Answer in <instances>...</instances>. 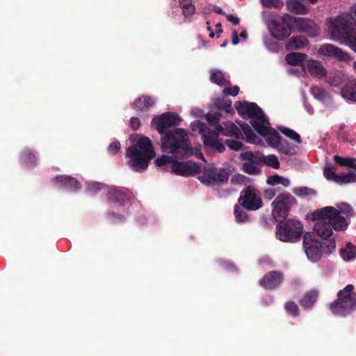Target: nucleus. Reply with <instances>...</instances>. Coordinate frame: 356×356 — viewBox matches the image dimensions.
I'll use <instances>...</instances> for the list:
<instances>
[{
  "mask_svg": "<svg viewBox=\"0 0 356 356\" xmlns=\"http://www.w3.org/2000/svg\"><path fill=\"white\" fill-rule=\"evenodd\" d=\"M278 129L286 137L289 138L290 139L294 140L295 142L298 143H300L302 142L301 138L300 135L296 132L294 130L285 127H278Z\"/></svg>",
  "mask_w": 356,
  "mask_h": 356,
  "instance_id": "nucleus-37",
  "label": "nucleus"
},
{
  "mask_svg": "<svg viewBox=\"0 0 356 356\" xmlns=\"http://www.w3.org/2000/svg\"><path fill=\"white\" fill-rule=\"evenodd\" d=\"M218 131L220 134L227 137H234L237 139H243V134L242 131L233 122H228L225 124V127L218 125Z\"/></svg>",
  "mask_w": 356,
  "mask_h": 356,
  "instance_id": "nucleus-22",
  "label": "nucleus"
},
{
  "mask_svg": "<svg viewBox=\"0 0 356 356\" xmlns=\"http://www.w3.org/2000/svg\"><path fill=\"white\" fill-rule=\"evenodd\" d=\"M106 186L102 183H92L89 185L88 190L92 193H97L100 191L103 190Z\"/></svg>",
  "mask_w": 356,
  "mask_h": 356,
  "instance_id": "nucleus-53",
  "label": "nucleus"
},
{
  "mask_svg": "<svg viewBox=\"0 0 356 356\" xmlns=\"http://www.w3.org/2000/svg\"><path fill=\"white\" fill-rule=\"evenodd\" d=\"M182 13L185 17H189L195 13V6L191 4H184L181 7Z\"/></svg>",
  "mask_w": 356,
  "mask_h": 356,
  "instance_id": "nucleus-51",
  "label": "nucleus"
},
{
  "mask_svg": "<svg viewBox=\"0 0 356 356\" xmlns=\"http://www.w3.org/2000/svg\"><path fill=\"white\" fill-rule=\"evenodd\" d=\"M284 280L282 273L276 270H271L266 273L259 281L261 286L267 290H273L279 287Z\"/></svg>",
  "mask_w": 356,
  "mask_h": 356,
  "instance_id": "nucleus-17",
  "label": "nucleus"
},
{
  "mask_svg": "<svg viewBox=\"0 0 356 356\" xmlns=\"http://www.w3.org/2000/svg\"><path fill=\"white\" fill-rule=\"evenodd\" d=\"M290 183L291 182L289 179L282 177L280 184L282 185L284 187H288L290 185Z\"/></svg>",
  "mask_w": 356,
  "mask_h": 356,
  "instance_id": "nucleus-64",
  "label": "nucleus"
},
{
  "mask_svg": "<svg viewBox=\"0 0 356 356\" xmlns=\"http://www.w3.org/2000/svg\"><path fill=\"white\" fill-rule=\"evenodd\" d=\"M120 143L118 141H115L110 144L108 147V151L111 154H115L120 149Z\"/></svg>",
  "mask_w": 356,
  "mask_h": 356,
  "instance_id": "nucleus-58",
  "label": "nucleus"
},
{
  "mask_svg": "<svg viewBox=\"0 0 356 356\" xmlns=\"http://www.w3.org/2000/svg\"><path fill=\"white\" fill-rule=\"evenodd\" d=\"M225 144L227 145L230 149L234 151H239L243 146L241 142L232 139H226Z\"/></svg>",
  "mask_w": 356,
  "mask_h": 356,
  "instance_id": "nucleus-48",
  "label": "nucleus"
},
{
  "mask_svg": "<svg viewBox=\"0 0 356 356\" xmlns=\"http://www.w3.org/2000/svg\"><path fill=\"white\" fill-rule=\"evenodd\" d=\"M276 236L283 242H296L301 238L303 226L300 221L287 219L277 222Z\"/></svg>",
  "mask_w": 356,
  "mask_h": 356,
  "instance_id": "nucleus-7",
  "label": "nucleus"
},
{
  "mask_svg": "<svg viewBox=\"0 0 356 356\" xmlns=\"http://www.w3.org/2000/svg\"><path fill=\"white\" fill-rule=\"evenodd\" d=\"M303 248L307 258L313 262L318 261L323 255V251L326 254H332L336 249L334 238L325 242H320L312 238L310 232H307L303 236Z\"/></svg>",
  "mask_w": 356,
  "mask_h": 356,
  "instance_id": "nucleus-6",
  "label": "nucleus"
},
{
  "mask_svg": "<svg viewBox=\"0 0 356 356\" xmlns=\"http://www.w3.org/2000/svg\"><path fill=\"white\" fill-rule=\"evenodd\" d=\"M311 94L318 100H323L327 96V92L323 88L313 86L310 88Z\"/></svg>",
  "mask_w": 356,
  "mask_h": 356,
  "instance_id": "nucleus-41",
  "label": "nucleus"
},
{
  "mask_svg": "<svg viewBox=\"0 0 356 356\" xmlns=\"http://www.w3.org/2000/svg\"><path fill=\"white\" fill-rule=\"evenodd\" d=\"M292 16L289 14L271 19L269 29L271 35L278 40L288 38L291 33Z\"/></svg>",
  "mask_w": 356,
  "mask_h": 356,
  "instance_id": "nucleus-9",
  "label": "nucleus"
},
{
  "mask_svg": "<svg viewBox=\"0 0 356 356\" xmlns=\"http://www.w3.org/2000/svg\"><path fill=\"white\" fill-rule=\"evenodd\" d=\"M205 118L211 126L216 127L220 125V115L218 113H208L206 114Z\"/></svg>",
  "mask_w": 356,
  "mask_h": 356,
  "instance_id": "nucleus-47",
  "label": "nucleus"
},
{
  "mask_svg": "<svg viewBox=\"0 0 356 356\" xmlns=\"http://www.w3.org/2000/svg\"><path fill=\"white\" fill-rule=\"evenodd\" d=\"M339 138L341 139L343 142L348 140V136L346 131V126L344 124L341 125L339 129L338 133Z\"/></svg>",
  "mask_w": 356,
  "mask_h": 356,
  "instance_id": "nucleus-59",
  "label": "nucleus"
},
{
  "mask_svg": "<svg viewBox=\"0 0 356 356\" xmlns=\"http://www.w3.org/2000/svg\"><path fill=\"white\" fill-rule=\"evenodd\" d=\"M339 184L356 183V172L350 170L348 173H341L339 175Z\"/></svg>",
  "mask_w": 356,
  "mask_h": 356,
  "instance_id": "nucleus-39",
  "label": "nucleus"
},
{
  "mask_svg": "<svg viewBox=\"0 0 356 356\" xmlns=\"http://www.w3.org/2000/svg\"><path fill=\"white\" fill-rule=\"evenodd\" d=\"M267 143L274 148H277L281 143V136L280 134L275 129H271L269 134L266 136Z\"/></svg>",
  "mask_w": 356,
  "mask_h": 356,
  "instance_id": "nucleus-35",
  "label": "nucleus"
},
{
  "mask_svg": "<svg viewBox=\"0 0 356 356\" xmlns=\"http://www.w3.org/2000/svg\"><path fill=\"white\" fill-rule=\"evenodd\" d=\"M340 255L345 261H350L356 257V247L350 242L347 243L345 248L340 250Z\"/></svg>",
  "mask_w": 356,
  "mask_h": 356,
  "instance_id": "nucleus-32",
  "label": "nucleus"
},
{
  "mask_svg": "<svg viewBox=\"0 0 356 356\" xmlns=\"http://www.w3.org/2000/svg\"><path fill=\"white\" fill-rule=\"evenodd\" d=\"M336 164L340 166H347L356 170V159L350 157H342L339 155H334L333 157Z\"/></svg>",
  "mask_w": 356,
  "mask_h": 356,
  "instance_id": "nucleus-33",
  "label": "nucleus"
},
{
  "mask_svg": "<svg viewBox=\"0 0 356 356\" xmlns=\"http://www.w3.org/2000/svg\"><path fill=\"white\" fill-rule=\"evenodd\" d=\"M227 19L232 22L234 25H238L240 22V19L237 17L234 16L232 14L225 15Z\"/></svg>",
  "mask_w": 356,
  "mask_h": 356,
  "instance_id": "nucleus-61",
  "label": "nucleus"
},
{
  "mask_svg": "<svg viewBox=\"0 0 356 356\" xmlns=\"http://www.w3.org/2000/svg\"><path fill=\"white\" fill-rule=\"evenodd\" d=\"M155 104V100L149 95H143L137 98L132 104V108L138 113L149 111Z\"/></svg>",
  "mask_w": 356,
  "mask_h": 356,
  "instance_id": "nucleus-21",
  "label": "nucleus"
},
{
  "mask_svg": "<svg viewBox=\"0 0 356 356\" xmlns=\"http://www.w3.org/2000/svg\"><path fill=\"white\" fill-rule=\"evenodd\" d=\"M239 42V38H238V33L236 31V30H233L232 31V44L234 45H236L238 44Z\"/></svg>",
  "mask_w": 356,
  "mask_h": 356,
  "instance_id": "nucleus-62",
  "label": "nucleus"
},
{
  "mask_svg": "<svg viewBox=\"0 0 356 356\" xmlns=\"http://www.w3.org/2000/svg\"><path fill=\"white\" fill-rule=\"evenodd\" d=\"M245 136V140L249 143H255V140L257 138V136L254 133V131L250 128L249 130L245 132L243 134V136Z\"/></svg>",
  "mask_w": 356,
  "mask_h": 356,
  "instance_id": "nucleus-57",
  "label": "nucleus"
},
{
  "mask_svg": "<svg viewBox=\"0 0 356 356\" xmlns=\"http://www.w3.org/2000/svg\"><path fill=\"white\" fill-rule=\"evenodd\" d=\"M323 175L326 178L327 180L330 181H333L336 184L340 183L339 181V175L335 173L334 170V167L332 166H325L323 169Z\"/></svg>",
  "mask_w": 356,
  "mask_h": 356,
  "instance_id": "nucleus-38",
  "label": "nucleus"
},
{
  "mask_svg": "<svg viewBox=\"0 0 356 356\" xmlns=\"http://www.w3.org/2000/svg\"><path fill=\"white\" fill-rule=\"evenodd\" d=\"M307 55L300 52H292L286 54L285 59L290 65H302Z\"/></svg>",
  "mask_w": 356,
  "mask_h": 356,
  "instance_id": "nucleus-30",
  "label": "nucleus"
},
{
  "mask_svg": "<svg viewBox=\"0 0 356 356\" xmlns=\"http://www.w3.org/2000/svg\"><path fill=\"white\" fill-rule=\"evenodd\" d=\"M229 175L225 168L213 166L205 168L202 175L198 177L200 181L207 186L226 184Z\"/></svg>",
  "mask_w": 356,
  "mask_h": 356,
  "instance_id": "nucleus-10",
  "label": "nucleus"
},
{
  "mask_svg": "<svg viewBox=\"0 0 356 356\" xmlns=\"http://www.w3.org/2000/svg\"><path fill=\"white\" fill-rule=\"evenodd\" d=\"M220 131H218V127L214 129L208 128L202 136V142L206 149H211L216 150L218 152H223L225 150L224 144L218 140Z\"/></svg>",
  "mask_w": 356,
  "mask_h": 356,
  "instance_id": "nucleus-14",
  "label": "nucleus"
},
{
  "mask_svg": "<svg viewBox=\"0 0 356 356\" xmlns=\"http://www.w3.org/2000/svg\"><path fill=\"white\" fill-rule=\"evenodd\" d=\"M277 149L280 153L288 156L295 155L297 152L296 147L289 143L286 140L282 142L281 141Z\"/></svg>",
  "mask_w": 356,
  "mask_h": 356,
  "instance_id": "nucleus-34",
  "label": "nucleus"
},
{
  "mask_svg": "<svg viewBox=\"0 0 356 356\" xmlns=\"http://www.w3.org/2000/svg\"><path fill=\"white\" fill-rule=\"evenodd\" d=\"M264 123H268L266 116H263V118L257 119V120H251L250 124L254 130L261 136L266 137L268 134L269 131L272 129L271 127H268L264 124Z\"/></svg>",
  "mask_w": 356,
  "mask_h": 356,
  "instance_id": "nucleus-27",
  "label": "nucleus"
},
{
  "mask_svg": "<svg viewBox=\"0 0 356 356\" xmlns=\"http://www.w3.org/2000/svg\"><path fill=\"white\" fill-rule=\"evenodd\" d=\"M307 69L310 75L316 77H323L326 76V70L320 62L310 60L307 64Z\"/></svg>",
  "mask_w": 356,
  "mask_h": 356,
  "instance_id": "nucleus-26",
  "label": "nucleus"
},
{
  "mask_svg": "<svg viewBox=\"0 0 356 356\" xmlns=\"http://www.w3.org/2000/svg\"><path fill=\"white\" fill-rule=\"evenodd\" d=\"M238 203L245 209L256 211L263 206L262 200L256 194L254 187L249 186L241 192L238 200Z\"/></svg>",
  "mask_w": 356,
  "mask_h": 356,
  "instance_id": "nucleus-11",
  "label": "nucleus"
},
{
  "mask_svg": "<svg viewBox=\"0 0 356 356\" xmlns=\"http://www.w3.org/2000/svg\"><path fill=\"white\" fill-rule=\"evenodd\" d=\"M234 213L235 216L236 220L238 222H245L248 220V216L245 211H244L239 206L235 205Z\"/></svg>",
  "mask_w": 356,
  "mask_h": 356,
  "instance_id": "nucleus-40",
  "label": "nucleus"
},
{
  "mask_svg": "<svg viewBox=\"0 0 356 356\" xmlns=\"http://www.w3.org/2000/svg\"><path fill=\"white\" fill-rule=\"evenodd\" d=\"M286 8L289 11L298 15H304L308 11L307 7L304 4L296 0L287 1Z\"/></svg>",
  "mask_w": 356,
  "mask_h": 356,
  "instance_id": "nucleus-29",
  "label": "nucleus"
},
{
  "mask_svg": "<svg viewBox=\"0 0 356 356\" xmlns=\"http://www.w3.org/2000/svg\"><path fill=\"white\" fill-rule=\"evenodd\" d=\"M52 181L55 184H59L60 186L70 191H77L81 188L80 182L76 179L71 176H57L53 178Z\"/></svg>",
  "mask_w": 356,
  "mask_h": 356,
  "instance_id": "nucleus-20",
  "label": "nucleus"
},
{
  "mask_svg": "<svg viewBox=\"0 0 356 356\" xmlns=\"http://www.w3.org/2000/svg\"><path fill=\"white\" fill-rule=\"evenodd\" d=\"M239 88L237 86L233 87L225 88L222 92L225 96H236L238 94Z\"/></svg>",
  "mask_w": 356,
  "mask_h": 356,
  "instance_id": "nucleus-54",
  "label": "nucleus"
},
{
  "mask_svg": "<svg viewBox=\"0 0 356 356\" xmlns=\"http://www.w3.org/2000/svg\"><path fill=\"white\" fill-rule=\"evenodd\" d=\"M161 149L175 159H184L193 154V148L186 131L180 128L167 131L161 138Z\"/></svg>",
  "mask_w": 356,
  "mask_h": 356,
  "instance_id": "nucleus-3",
  "label": "nucleus"
},
{
  "mask_svg": "<svg viewBox=\"0 0 356 356\" xmlns=\"http://www.w3.org/2000/svg\"><path fill=\"white\" fill-rule=\"evenodd\" d=\"M210 80L212 83L219 86L230 84L229 81H226L223 73L220 70L213 71L210 76Z\"/></svg>",
  "mask_w": 356,
  "mask_h": 356,
  "instance_id": "nucleus-36",
  "label": "nucleus"
},
{
  "mask_svg": "<svg viewBox=\"0 0 356 356\" xmlns=\"http://www.w3.org/2000/svg\"><path fill=\"white\" fill-rule=\"evenodd\" d=\"M353 214V208L348 204L341 203L338 209L325 207L312 213V220H316L314 230L321 238L327 240L337 232L346 230L349 225V218Z\"/></svg>",
  "mask_w": 356,
  "mask_h": 356,
  "instance_id": "nucleus-1",
  "label": "nucleus"
},
{
  "mask_svg": "<svg viewBox=\"0 0 356 356\" xmlns=\"http://www.w3.org/2000/svg\"><path fill=\"white\" fill-rule=\"evenodd\" d=\"M191 128L192 131H198L202 136L209 127L204 123L195 120L191 124Z\"/></svg>",
  "mask_w": 356,
  "mask_h": 356,
  "instance_id": "nucleus-46",
  "label": "nucleus"
},
{
  "mask_svg": "<svg viewBox=\"0 0 356 356\" xmlns=\"http://www.w3.org/2000/svg\"><path fill=\"white\" fill-rule=\"evenodd\" d=\"M261 4L265 8H280L283 5L280 0H261Z\"/></svg>",
  "mask_w": 356,
  "mask_h": 356,
  "instance_id": "nucleus-49",
  "label": "nucleus"
},
{
  "mask_svg": "<svg viewBox=\"0 0 356 356\" xmlns=\"http://www.w3.org/2000/svg\"><path fill=\"white\" fill-rule=\"evenodd\" d=\"M282 176L278 175H270L267 177L266 184L270 186H275L280 184Z\"/></svg>",
  "mask_w": 356,
  "mask_h": 356,
  "instance_id": "nucleus-55",
  "label": "nucleus"
},
{
  "mask_svg": "<svg viewBox=\"0 0 356 356\" xmlns=\"http://www.w3.org/2000/svg\"><path fill=\"white\" fill-rule=\"evenodd\" d=\"M214 105L218 109L225 110L228 113L231 108L232 102L229 99L218 98L215 101Z\"/></svg>",
  "mask_w": 356,
  "mask_h": 356,
  "instance_id": "nucleus-44",
  "label": "nucleus"
},
{
  "mask_svg": "<svg viewBox=\"0 0 356 356\" xmlns=\"http://www.w3.org/2000/svg\"><path fill=\"white\" fill-rule=\"evenodd\" d=\"M258 156L254 158V161L260 162L261 165H266L273 169H278L280 167V163L277 156L270 154L265 156L261 153L257 152Z\"/></svg>",
  "mask_w": 356,
  "mask_h": 356,
  "instance_id": "nucleus-24",
  "label": "nucleus"
},
{
  "mask_svg": "<svg viewBox=\"0 0 356 356\" xmlns=\"http://www.w3.org/2000/svg\"><path fill=\"white\" fill-rule=\"evenodd\" d=\"M278 192L275 188H266L264 190L263 196L265 200H271L274 198Z\"/></svg>",
  "mask_w": 356,
  "mask_h": 356,
  "instance_id": "nucleus-52",
  "label": "nucleus"
},
{
  "mask_svg": "<svg viewBox=\"0 0 356 356\" xmlns=\"http://www.w3.org/2000/svg\"><path fill=\"white\" fill-rule=\"evenodd\" d=\"M108 200L113 203L124 206L132 198L131 191L127 188H111L106 194Z\"/></svg>",
  "mask_w": 356,
  "mask_h": 356,
  "instance_id": "nucleus-16",
  "label": "nucleus"
},
{
  "mask_svg": "<svg viewBox=\"0 0 356 356\" xmlns=\"http://www.w3.org/2000/svg\"><path fill=\"white\" fill-rule=\"evenodd\" d=\"M155 154L150 139L141 136L127 149V156L130 159L128 165L136 172L145 171Z\"/></svg>",
  "mask_w": 356,
  "mask_h": 356,
  "instance_id": "nucleus-4",
  "label": "nucleus"
},
{
  "mask_svg": "<svg viewBox=\"0 0 356 356\" xmlns=\"http://www.w3.org/2000/svg\"><path fill=\"white\" fill-rule=\"evenodd\" d=\"M236 104L238 106H236L237 111L241 115H247L252 120H257L263 118L264 113L261 108L258 106L256 103H241L237 102Z\"/></svg>",
  "mask_w": 356,
  "mask_h": 356,
  "instance_id": "nucleus-18",
  "label": "nucleus"
},
{
  "mask_svg": "<svg viewBox=\"0 0 356 356\" xmlns=\"http://www.w3.org/2000/svg\"><path fill=\"white\" fill-rule=\"evenodd\" d=\"M308 44V40L302 35L293 36L286 44V49L291 51L294 49H301Z\"/></svg>",
  "mask_w": 356,
  "mask_h": 356,
  "instance_id": "nucleus-28",
  "label": "nucleus"
},
{
  "mask_svg": "<svg viewBox=\"0 0 356 356\" xmlns=\"http://www.w3.org/2000/svg\"><path fill=\"white\" fill-rule=\"evenodd\" d=\"M256 157H259L257 152L247 151L241 154L240 158L244 161L242 164V170L244 172L254 176L261 172V170L259 167L261 165V163L254 161Z\"/></svg>",
  "mask_w": 356,
  "mask_h": 356,
  "instance_id": "nucleus-13",
  "label": "nucleus"
},
{
  "mask_svg": "<svg viewBox=\"0 0 356 356\" xmlns=\"http://www.w3.org/2000/svg\"><path fill=\"white\" fill-rule=\"evenodd\" d=\"M237 123L239 124L241 130L243 131V134H245V131L249 130L250 129V127L245 122H238Z\"/></svg>",
  "mask_w": 356,
  "mask_h": 356,
  "instance_id": "nucleus-63",
  "label": "nucleus"
},
{
  "mask_svg": "<svg viewBox=\"0 0 356 356\" xmlns=\"http://www.w3.org/2000/svg\"><path fill=\"white\" fill-rule=\"evenodd\" d=\"M296 203V199L289 193H283L277 195L271 203L272 215L275 220L277 222L286 220L291 207Z\"/></svg>",
  "mask_w": 356,
  "mask_h": 356,
  "instance_id": "nucleus-8",
  "label": "nucleus"
},
{
  "mask_svg": "<svg viewBox=\"0 0 356 356\" xmlns=\"http://www.w3.org/2000/svg\"><path fill=\"white\" fill-rule=\"evenodd\" d=\"M285 310L293 316H298L300 314V309L298 305L293 301L286 302L284 304Z\"/></svg>",
  "mask_w": 356,
  "mask_h": 356,
  "instance_id": "nucleus-43",
  "label": "nucleus"
},
{
  "mask_svg": "<svg viewBox=\"0 0 356 356\" xmlns=\"http://www.w3.org/2000/svg\"><path fill=\"white\" fill-rule=\"evenodd\" d=\"M21 161L28 167H33L36 165L37 158L31 149H25L21 154Z\"/></svg>",
  "mask_w": 356,
  "mask_h": 356,
  "instance_id": "nucleus-31",
  "label": "nucleus"
},
{
  "mask_svg": "<svg viewBox=\"0 0 356 356\" xmlns=\"http://www.w3.org/2000/svg\"><path fill=\"white\" fill-rule=\"evenodd\" d=\"M341 93L344 98L356 102V79L347 81L341 88Z\"/></svg>",
  "mask_w": 356,
  "mask_h": 356,
  "instance_id": "nucleus-25",
  "label": "nucleus"
},
{
  "mask_svg": "<svg viewBox=\"0 0 356 356\" xmlns=\"http://www.w3.org/2000/svg\"><path fill=\"white\" fill-rule=\"evenodd\" d=\"M174 161L175 160L172 159L171 156L163 155L155 160V164L158 167L168 168V165H170L171 168L172 163H173Z\"/></svg>",
  "mask_w": 356,
  "mask_h": 356,
  "instance_id": "nucleus-42",
  "label": "nucleus"
},
{
  "mask_svg": "<svg viewBox=\"0 0 356 356\" xmlns=\"http://www.w3.org/2000/svg\"><path fill=\"white\" fill-rule=\"evenodd\" d=\"M130 126L134 130H136L140 126V120L138 118L132 117L130 119Z\"/></svg>",
  "mask_w": 356,
  "mask_h": 356,
  "instance_id": "nucleus-60",
  "label": "nucleus"
},
{
  "mask_svg": "<svg viewBox=\"0 0 356 356\" xmlns=\"http://www.w3.org/2000/svg\"><path fill=\"white\" fill-rule=\"evenodd\" d=\"M293 193L298 196H306L309 195H316V192L312 188L307 186H302L293 190Z\"/></svg>",
  "mask_w": 356,
  "mask_h": 356,
  "instance_id": "nucleus-45",
  "label": "nucleus"
},
{
  "mask_svg": "<svg viewBox=\"0 0 356 356\" xmlns=\"http://www.w3.org/2000/svg\"><path fill=\"white\" fill-rule=\"evenodd\" d=\"M171 171L180 176H192L200 172V165L195 162H184L176 160L172 163Z\"/></svg>",
  "mask_w": 356,
  "mask_h": 356,
  "instance_id": "nucleus-15",
  "label": "nucleus"
},
{
  "mask_svg": "<svg viewBox=\"0 0 356 356\" xmlns=\"http://www.w3.org/2000/svg\"><path fill=\"white\" fill-rule=\"evenodd\" d=\"M321 55L336 58L339 60H346L349 58L348 54L339 47L331 44H323L319 49Z\"/></svg>",
  "mask_w": 356,
  "mask_h": 356,
  "instance_id": "nucleus-19",
  "label": "nucleus"
},
{
  "mask_svg": "<svg viewBox=\"0 0 356 356\" xmlns=\"http://www.w3.org/2000/svg\"><path fill=\"white\" fill-rule=\"evenodd\" d=\"M107 217L111 219V220H118L120 222H124V216L122 214L115 213L114 211H108L106 213Z\"/></svg>",
  "mask_w": 356,
  "mask_h": 356,
  "instance_id": "nucleus-56",
  "label": "nucleus"
},
{
  "mask_svg": "<svg viewBox=\"0 0 356 356\" xmlns=\"http://www.w3.org/2000/svg\"><path fill=\"white\" fill-rule=\"evenodd\" d=\"M319 293L317 290L307 291L302 298L299 300V304L305 309H312L316 302Z\"/></svg>",
  "mask_w": 356,
  "mask_h": 356,
  "instance_id": "nucleus-23",
  "label": "nucleus"
},
{
  "mask_svg": "<svg viewBox=\"0 0 356 356\" xmlns=\"http://www.w3.org/2000/svg\"><path fill=\"white\" fill-rule=\"evenodd\" d=\"M355 18L349 13H342L331 22L332 38L340 44L347 45L356 53V8Z\"/></svg>",
  "mask_w": 356,
  "mask_h": 356,
  "instance_id": "nucleus-2",
  "label": "nucleus"
},
{
  "mask_svg": "<svg viewBox=\"0 0 356 356\" xmlns=\"http://www.w3.org/2000/svg\"><path fill=\"white\" fill-rule=\"evenodd\" d=\"M275 38H274L273 36L271 38L266 39L264 42L266 47L270 51H277L279 49V44L277 41L275 40Z\"/></svg>",
  "mask_w": 356,
  "mask_h": 356,
  "instance_id": "nucleus-50",
  "label": "nucleus"
},
{
  "mask_svg": "<svg viewBox=\"0 0 356 356\" xmlns=\"http://www.w3.org/2000/svg\"><path fill=\"white\" fill-rule=\"evenodd\" d=\"M179 123L180 119L179 115L171 112H166L156 116L152 120V126L154 127L160 134H164L169 128L179 125Z\"/></svg>",
  "mask_w": 356,
  "mask_h": 356,
  "instance_id": "nucleus-12",
  "label": "nucleus"
},
{
  "mask_svg": "<svg viewBox=\"0 0 356 356\" xmlns=\"http://www.w3.org/2000/svg\"><path fill=\"white\" fill-rule=\"evenodd\" d=\"M354 289V286L349 284L337 292V299L328 306L334 315L346 317L356 311V293Z\"/></svg>",
  "mask_w": 356,
  "mask_h": 356,
  "instance_id": "nucleus-5",
  "label": "nucleus"
}]
</instances>
